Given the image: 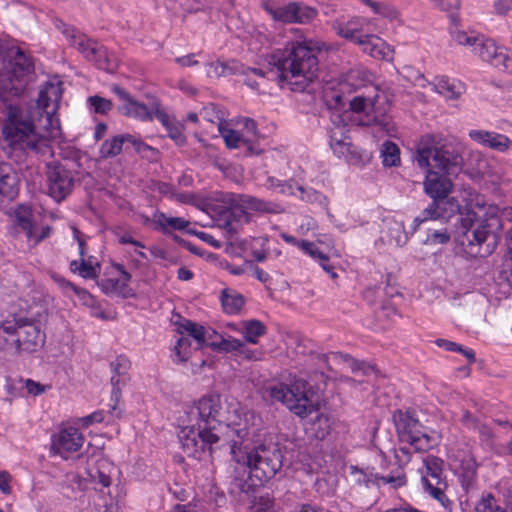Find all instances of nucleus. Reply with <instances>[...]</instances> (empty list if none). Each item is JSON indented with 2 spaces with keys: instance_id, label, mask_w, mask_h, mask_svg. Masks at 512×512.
<instances>
[{
  "instance_id": "7ed1b4c3",
  "label": "nucleus",
  "mask_w": 512,
  "mask_h": 512,
  "mask_svg": "<svg viewBox=\"0 0 512 512\" xmlns=\"http://www.w3.org/2000/svg\"><path fill=\"white\" fill-rule=\"evenodd\" d=\"M319 52L311 43L292 42L285 48L267 55L268 70L247 68L245 74L251 72L276 81L281 88L287 87L294 92H304L316 78Z\"/></svg>"
},
{
  "instance_id": "423d86ee",
  "label": "nucleus",
  "mask_w": 512,
  "mask_h": 512,
  "mask_svg": "<svg viewBox=\"0 0 512 512\" xmlns=\"http://www.w3.org/2000/svg\"><path fill=\"white\" fill-rule=\"evenodd\" d=\"M503 223L498 207L483 206L478 211L468 210L460 217L457 241L461 246L470 248V253L491 254L499 243Z\"/></svg>"
},
{
  "instance_id": "aec40b11",
  "label": "nucleus",
  "mask_w": 512,
  "mask_h": 512,
  "mask_svg": "<svg viewBox=\"0 0 512 512\" xmlns=\"http://www.w3.org/2000/svg\"><path fill=\"white\" fill-rule=\"evenodd\" d=\"M336 34L350 42L357 43L363 33L364 19L352 17L346 20L343 16L328 21Z\"/></svg>"
},
{
  "instance_id": "412c9836",
  "label": "nucleus",
  "mask_w": 512,
  "mask_h": 512,
  "mask_svg": "<svg viewBox=\"0 0 512 512\" xmlns=\"http://www.w3.org/2000/svg\"><path fill=\"white\" fill-rule=\"evenodd\" d=\"M362 51L375 59L389 60L392 57L390 47L378 36L363 34L356 43Z\"/></svg>"
},
{
  "instance_id": "ea45409f",
  "label": "nucleus",
  "mask_w": 512,
  "mask_h": 512,
  "mask_svg": "<svg viewBox=\"0 0 512 512\" xmlns=\"http://www.w3.org/2000/svg\"><path fill=\"white\" fill-rule=\"evenodd\" d=\"M299 246L306 254H308L309 256H311L312 258H314L318 261L319 260H322V261L328 260V256L323 251H321L319 249L317 244H315L313 242L302 240Z\"/></svg>"
},
{
  "instance_id": "c85d7f7f",
  "label": "nucleus",
  "mask_w": 512,
  "mask_h": 512,
  "mask_svg": "<svg viewBox=\"0 0 512 512\" xmlns=\"http://www.w3.org/2000/svg\"><path fill=\"white\" fill-rule=\"evenodd\" d=\"M70 270L85 279H94L99 274L100 265L99 263L94 265L90 260L81 258L80 261L73 260L70 262Z\"/></svg>"
},
{
  "instance_id": "4d7b16f0",
  "label": "nucleus",
  "mask_w": 512,
  "mask_h": 512,
  "mask_svg": "<svg viewBox=\"0 0 512 512\" xmlns=\"http://www.w3.org/2000/svg\"><path fill=\"white\" fill-rule=\"evenodd\" d=\"M494 7L498 14L504 15L512 9V0H495Z\"/></svg>"
},
{
  "instance_id": "ddd939ff",
  "label": "nucleus",
  "mask_w": 512,
  "mask_h": 512,
  "mask_svg": "<svg viewBox=\"0 0 512 512\" xmlns=\"http://www.w3.org/2000/svg\"><path fill=\"white\" fill-rule=\"evenodd\" d=\"M47 192L56 202H61L71 194L74 187V175L65 164L54 161L46 164Z\"/></svg>"
},
{
  "instance_id": "a211bd4d",
  "label": "nucleus",
  "mask_w": 512,
  "mask_h": 512,
  "mask_svg": "<svg viewBox=\"0 0 512 512\" xmlns=\"http://www.w3.org/2000/svg\"><path fill=\"white\" fill-rule=\"evenodd\" d=\"M273 19L283 23H308L316 16V10L299 2L271 10Z\"/></svg>"
},
{
  "instance_id": "13d9d810",
  "label": "nucleus",
  "mask_w": 512,
  "mask_h": 512,
  "mask_svg": "<svg viewBox=\"0 0 512 512\" xmlns=\"http://www.w3.org/2000/svg\"><path fill=\"white\" fill-rule=\"evenodd\" d=\"M436 344H437V346L442 347L447 351H455V352L462 351L461 345H459L455 342L449 341V340L437 339Z\"/></svg>"
},
{
  "instance_id": "4468645a",
  "label": "nucleus",
  "mask_w": 512,
  "mask_h": 512,
  "mask_svg": "<svg viewBox=\"0 0 512 512\" xmlns=\"http://www.w3.org/2000/svg\"><path fill=\"white\" fill-rule=\"evenodd\" d=\"M423 469L421 470V484L425 492L444 505L448 501L444 489L446 482L443 477V460L428 455L423 459Z\"/></svg>"
},
{
  "instance_id": "864d4df0",
  "label": "nucleus",
  "mask_w": 512,
  "mask_h": 512,
  "mask_svg": "<svg viewBox=\"0 0 512 512\" xmlns=\"http://www.w3.org/2000/svg\"><path fill=\"white\" fill-rule=\"evenodd\" d=\"M455 41L460 45L471 46L474 50L476 47V43H478L479 41V38L469 36L465 32H457L455 34Z\"/></svg>"
},
{
  "instance_id": "5701e85b",
  "label": "nucleus",
  "mask_w": 512,
  "mask_h": 512,
  "mask_svg": "<svg viewBox=\"0 0 512 512\" xmlns=\"http://www.w3.org/2000/svg\"><path fill=\"white\" fill-rule=\"evenodd\" d=\"M434 90L447 99H457L464 92V86L460 82L450 80L448 77L436 78L433 82Z\"/></svg>"
},
{
  "instance_id": "393cba45",
  "label": "nucleus",
  "mask_w": 512,
  "mask_h": 512,
  "mask_svg": "<svg viewBox=\"0 0 512 512\" xmlns=\"http://www.w3.org/2000/svg\"><path fill=\"white\" fill-rule=\"evenodd\" d=\"M221 304L225 313L238 314L245 304V299L234 290L224 289L221 294Z\"/></svg>"
},
{
  "instance_id": "de8ad7c7",
  "label": "nucleus",
  "mask_w": 512,
  "mask_h": 512,
  "mask_svg": "<svg viewBox=\"0 0 512 512\" xmlns=\"http://www.w3.org/2000/svg\"><path fill=\"white\" fill-rule=\"evenodd\" d=\"M17 224L19 229H21L25 233L28 240H32L34 238L35 227L29 218L18 217Z\"/></svg>"
},
{
  "instance_id": "2f4dec72",
  "label": "nucleus",
  "mask_w": 512,
  "mask_h": 512,
  "mask_svg": "<svg viewBox=\"0 0 512 512\" xmlns=\"http://www.w3.org/2000/svg\"><path fill=\"white\" fill-rule=\"evenodd\" d=\"M111 90L122 101V103L117 107L118 112L126 117H130L131 110L135 106L136 100L130 95V93L118 85H113Z\"/></svg>"
},
{
  "instance_id": "f3484780",
  "label": "nucleus",
  "mask_w": 512,
  "mask_h": 512,
  "mask_svg": "<svg viewBox=\"0 0 512 512\" xmlns=\"http://www.w3.org/2000/svg\"><path fill=\"white\" fill-rule=\"evenodd\" d=\"M83 443L82 433L77 428L67 427L52 436L51 450L67 459L70 453L80 450Z\"/></svg>"
},
{
  "instance_id": "603ef678",
  "label": "nucleus",
  "mask_w": 512,
  "mask_h": 512,
  "mask_svg": "<svg viewBox=\"0 0 512 512\" xmlns=\"http://www.w3.org/2000/svg\"><path fill=\"white\" fill-rule=\"evenodd\" d=\"M462 476L465 481L470 483L476 476V463L473 459L467 460L463 463V473Z\"/></svg>"
},
{
  "instance_id": "9d476101",
  "label": "nucleus",
  "mask_w": 512,
  "mask_h": 512,
  "mask_svg": "<svg viewBox=\"0 0 512 512\" xmlns=\"http://www.w3.org/2000/svg\"><path fill=\"white\" fill-rule=\"evenodd\" d=\"M273 400L283 403L295 415L305 418L319 409V397L309 382L298 379L290 385L278 383L268 388Z\"/></svg>"
},
{
  "instance_id": "680f3d73",
  "label": "nucleus",
  "mask_w": 512,
  "mask_h": 512,
  "mask_svg": "<svg viewBox=\"0 0 512 512\" xmlns=\"http://www.w3.org/2000/svg\"><path fill=\"white\" fill-rule=\"evenodd\" d=\"M260 504L256 507L255 512H274V503L269 498H261Z\"/></svg>"
},
{
  "instance_id": "9b49d317",
  "label": "nucleus",
  "mask_w": 512,
  "mask_h": 512,
  "mask_svg": "<svg viewBox=\"0 0 512 512\" xmlns=\"http://www.w3.org/2000/svg\"><path fill=\"white\" fill-rule=\"evenodd\" d=\"M59 28L62 30L70 44L76 47L88 61L94 63L99 69L108 73L116 71L119 60L114 53L109 52L96 40L88 38L85 34L79 32L73 27H69L65 23H62Z\"/></svg>"
},
{
  "instance_id": "4c0bfd02",
  "label": "nucleus",
  "mask_w": 512,
  "mask_h": 512,
  "mask_svg": "<svg viewBox=\"0 0 512 512\" xmlns=\"http://www.w3.org/2000/svg\"><path fill=\"white\" fill-rule=\"evenodd\" d=\"M129 141V144H131L135 150V152L141 154L143 157L147 158H153L156 156L158 151L155 148H152L151 146L145 144L140 138L131 135L127 138Z\"/></svg>"
},
{
  "instance_id": "a19ab883",
  "label": "nucleus",
  "mask_w": 512,
  "mask_h": 512,
  "mask_svg": "<svg viewBox=\"0 0 512 512\" xmlns=\"http://www.w3.org/2000/svg\"><path fill=\"white\" fill-rule=\"evenodd\" d=\"M167 135L176 143L178 146H183L186 143V136L183 134V126L174 121L170 126L166 128Z\"/></svg>"
},
{
  "instance_id": "052dcab7",
  "label": "nucleus",
  "mask_w": 512,
  "mask_h": 512,
  "mask_svg": "<svg viewBox=\"0 0 512 512\" xmlns=\"http://www.w3.org/2000/svg\"><path fill=\"white\" fill-rule=\"evenodd\" d=\"M175 187L169 183H166V182H159L157 183V191L164 195V196H168V197H173V195L175 194Z\"/></svg>"
},
{
  "instance_id": "c03bdc74",
  "label": "nucleus",
  "mask_w": 512,
  "mask_h": 512,
  "mask_svg": "<svg viewBox=\"0 0 512 512\" xmlns=\"http://www.w3.org/2000/svg\"><path fill=\"white\" fill-rule=\"evenodd\" d=\"M330 146L333 152L339 157L346 156L350 153L351 150V143L346 142L343 139H335L334 137L331 138Z\"/></svg>"
},
{
  "instance_id": "0eeeda50",
  "label": "nucleus",
  "mask_w": 512,
  "mask_h": 512,
  "mask_svg": "<svg viewBox=\"0 0 512 512\" xmlns=\"http://www.w3.org/2000/svg\"><path fill=\"white\" fill-rule=\"evenodd\" d=\"M46 341L41 323L22 316L10 315L0 322V349L13 354L34 353Z\"/></svg>"
},
{
  "instance_id": "f257e3e1",
  "label": "nucleus",
  "mask_w": 512,
  "mask_h": 512,
  "mask_svg": "<svg viewBox=\"0 0 512 512\" xmlns=\"http://www.w3.org/2000/svg\"><path fill=\"white\" fill-rule=\"evenodd\" d=\"M190 425L183 427L178 439L189 457L201 458L208 450L212 452L225 434L230 440L232 459L240 465L243 474L231 483L232 492L249 493L250 480L259 485L275 477L283 466V447L273 441L251 445L250 431L243 419V409L235 400H221L219 395L203 396L187 410Z\"/></svg>"
},
{
  "instance_id": "dca6fc26",
  "label": "nucleus",
  "mask_w": 512,
  "mask_h": 512,
  "mask_svg": "<svg viewBox=\"0 0 512 512\" xmlns=\"http://www.w3.org/2000/svg\"><path fill=\"white\" fill-rule=\"evenodd\" d=\"M474 52L483 61L490 63L495 68L512 74V55L507 48L497 46L491 39H479L478 43H476Z\"/></svg>"
},
{
  "instance_id": "20e7f679",
  "label": "nucleus",
  "mask_w": 512,
  "mask_h": 512,
  "mask_svg": "<svg viewBox=\"0 0 512 512\" xmlns=\"http://www.w3.org/2000/svg\"><path fill=\"white\" fill-rule=\"evenodd\" d=\"M393 418L400 442L408 446H401L395 450L394 457L399 464L395 471L377 476V479L398 488L406 484V475L401 466L410 462L411 451L426 452L433 449L439 444V436L419 421L415 411L397 410Z\"/></svg>"
},
{
  "instance_id": "7c9ffc66",
  "label": "nucleus",
  "mask_w": 512,
  "mask_h": 512,
  "mask_svg": "<svg viewBox=\"0 0 512 512\" xmlns=\"http://www.w3.org/2000/svg\"><path fill=\"white\" fill-rule=\"evenodd\" d=\"M179 331L181 334L186 332L188 336L194 338L198 344V348H201L206 344V334L208 331L204 326L198 325L190 320H186L180 325Z\"/></svg>"
},
{
  "instance_id": "e2e57ef3",
  "label": "nucleus",
  "mask_w": 512,
  "mask_h": 512,
  "mask_svg": "<svg viewBox=\"0 0 512 512\" xmlns=\"http://www.w3.org/2000/svg\"><path fill=\"white\" fill-rule=\"evenodd\" d=\"M193 57H194V54H189L186 56L177 57L175 59V61L182 67L194 66V65L198 64V61L194 60Z\"/></svg>"
},
{
  "instance_id": "c9c22d12",
  "label": "nucleus",
  "mask_w": 512,
  "mask_h": 512,
  "mask_svg": "<svg viewBox=\"0 0 512 512\" xmlns=\"http://www.w3.org/2000/svg\"><path fill=\"white\" fill-rule=\"evenodd\" d=\"M451 235L447 228L441 229H428L425 244L427 245H441L450 241Z\"/></svg>"
},
{
  "instance_id": "774afa93",
  "label": "nucleus",
  "mask_w": 512,
  "mask_h": 512,
  "mask_svg": "<svg viewBox=\"0 0 512 512\" xmlns=\"http://www.w3.org/2000/svg\"><path fill=\"white\" fill-rule=\"evenodd\" d=\"M242 123H243L244 128L248 132H250L254 136L257 135V124H256V122L253 119H251V118H244Z\"/></svg>"
},
{
  "instance_id": "e433bc0d",
  "label": "nucleus",
  "mask_w": 512,
  "mask_h": 512,
  "mask_svg": "<svg viewBox=\"0 0 512 512\" xmlns=\"http://www.w3.org/2000/svg\"><path fill=\"white\" fill-rule=\"evenodd\" d=\"M87 101L90 108L98 114H107L113 107L111 100L98 95L90 96Z\"/></svg>"
},
{
  "instance_id": "79ce46f5",
  "label": "nucleus",
  "mask_w": 512,
  "mask_h": 512,
  "mask_svg": "<svg viewBox=\"0 0 512 512\" xmlns=\"http://www.w3.org/2000/svg\"><path fill=\"white\" fill-rule=\"evenodd\" d=\"M130 117L140 121H151V108L149 109L144 103H140L136 100L135 106L131 110Z\"/></svg>"
},
{
  "instance_id": "39448f33",
  "label": "nucleus",
  "mask_w": 512,
  "mask_h": 512,
  "mask_svg": "<svg viewBox=\"0 0 512 512\" xmlns=\"http://www.w3.org/2000/svg\"><path fill=\"white\" fill-rule=\"evenodd\" d=\"M246 209L272 214L283 212L280 204L232 192L217 193L207 204V213L224 230L229 241L236 240L240 227L248 221Z\"/></svg>"
},
{
  "instance_id": "37998d69",
  "label": "nucleus",
  "mask_w": 512,
  "mask_h": 512,
  "mask_svg": "<svg viewBox=\"0 0 512 512\" xmlns=\"http://www.w3.org/2000/svg\"><path fill=\"white\" fill-rule=\"evenodd\" d=\"M152 119L156 118L165 128L170 126L174 120L169 117V115L161 109V105L159 103H154L151 107Z\"/></svg>"
},
{
  "instance_id": "1a4fd4ad",
  "label": "nucleus",
  "mask_w": 512,
  "mask_h": 512,
  "mask_svg": "<svg viewBox=\"0 0 512 512\" xmlns=\"http://www.w3.org/2000/svg\"><path fill=\"white\" fill-rule=\"evenodd\" d=\"M427 170L423 182L424 192L432 201L423 209L421 214L415 218L416 225L428 220L449 219L457 213H461V206L458 200L450 197L453 190L454 177L445 175L435 170Z\"/></svg>"
},
{
  "instance_id": "f8f14e48",
  "label": "nucleus",
  "mask_w": 512,
  "mask_h": 512,
  "mask_svg": "<svg viewBox=\"0 0 512 512\" xmlns=\"http://www.w3.org/2000/svg\"><path fill=\"white\" fill-rule=\"evenodd\" d=\"M350 109L356 113H366L368 119L365 125L378 126L379 130L388 134L394 130L391 118L387 115L389 103L384 95L376 94L370 98L356 96L350 101Z\"/></svg>"
},
{
  "instance_id": "c756f323",
  "label": "nucleus",
  "mask_w": 512,
  "mask_h": 512,
  "mask_svg": "<svg viewBox=\"0 0 512 512\" xmlns=\"http://www.w3.org/2000/svg\"><path fill=\"white\" fill-rule=\"evenodd\" d=\"M243 335L247 342L256 344L258 338L266 334V326L259 320L252 319L243 321Z\"/></svg>"
},
{
  "instance_id": "f03ea898",
  "label": "nucleus",
  "mask_w": 512,
  "mask_h": 512,
  "mask_svg": "<svg viewBox=\"0 0 512 512\" xmlns=\"http://www.w3.org/2000/svg\"><path fill=\"white\" fill-rule=\"evenodd\" d=\"M34 63L19 47L4 48L0 44V112L6 113L2 127L6 142L5 153L18 164L28 158L52 155V142L59 127L46 109L49 94H56V87L48 83L36 99V107L26 110L7 103V96L22 95L34 80Z\"/></svg>"
},
{
  "instance_id": "5fc2aeb1",
  "label": "nucleus",
  "mask_w": 512,
  "mask_h": 512,
  "mask_svg": "<svg viewBox=\"0 0 512 512\" xmlns=\"http://www.w3.org/2000/svg\"><path fill=\"white\" fill-rule=\"evenodd\" d=\"M104 420V414L102 411H96V412H93L92 414L90 415H87L85 417H82L80 419V423L84 426V427H88L94 423H101L102 421Z\"/></svg>"
},
{
  "instance_id": "338daca9",
  "label": "nucleus",
  "mask_w": 512,
  "mask_h": 512,
  "mask_svg": "<svg viewBox=\"0 0 512 512\" xmlns=\"http://www.w3.org/2000/svg\"><path fill=\"white\" fill-rule=\"evenodd\" d=\"M172 198L180 203L188 204L194 200V195L190 193H179L175 190V194Z\"/></svg>"
},
{
  "instance_id": "473e14b6",
  "label": "nucleus",
  "mask_w": 512,
  "mask_h": 512,
  "mask_svg": "<svg viewBox=\"0 0 512 512\" xmlns=\"http://www.w3.org/2000/svg\"><path fill=\"white\" fill-rule=\"evenodd\" d=\"M381 157L386 167L400 164V150L394 142L386 141L382 144Z\"/></svg>"
},
{
  "instance_id": "a18cd8bd",
  "label": "nucleus",
  "mask_w": 512,
  "mask_h": 512,
  "mask_svg": "<svg viewBox=\"0 0 512 512\" xmlns=\"http://www.w3.org/2000/svg\"><path fill=\"white\" fill-rule=\"evenodd\" d=\"M350 367L354 373L361 372L365 376L376 373V369L373 365L367 364L365 362H359L352 358L350 359Z\"/></svg>"
},
{
  "instance_id": "09e8293b",
  "label": "nucleus",
  "mask_w": 512,
  "mask_h": 512,
  "mask_svg": "<svg viewBox=\"0 0 512 512\" xmlns=\"http://www.w3.org/2000/svg\"><path fill=\"white\" fill-rule=\"evenodd\" d=\"M279 188H281V192L284 194H295V189H296L301 192V194H302L301 198L306 199V197L304 196L303 187L298 185L293 180L282 182ZM307 200H310L309 195H307Z\"/></svg>"
},
{
  "instance_id": "cd10ccee",
  "label": "nucleus",
  "mask_w": 512,
  "mask_h": 512,
  "mask_svg": "<svg viewBox=\"0 0 512 512\" xmlns=\"http://www.w3.org/2000/svg\"><path fill=\"white\" fill-rule=\"evenodd\" d=\"M99 286L106 294H115L123 298L133 296L132 289L119 279H103L99 282Z\"/></svg>"
},
{
  "instance_id": "6ab92c4d",
  "label": "nucleus",
  "mask_w": 512,
  "mask_h": 512,
  "mask_svg": "<svg viewBox=\"0 0 512 512\" xmlns=\"http://www.w3.org/2000/svg\"><path fill=\"white\" fill-rule=\"evenodd\" d=\"M468 135L475 143L500 153H505L512 147V140L508 136L494 131L473 129Z\"/></svg>"
},
{
  "instance_id": "a878e982",
  "label": "nucleus",
  "mask_w": 512,
  "mask_h": 512,
  "mask_svg": "<svg viewBox=\"0 0 512 512\" xmlns=\"http://www.w3.org/2000/svg\"><path fill=\"white\" fill-rule=\"evenodd\" d=\"M154 222L163 233H170L171 230H183L189 225V221L181 217H168L164 213H157Z\"/></svg>"
},
{
  "instance_id": "f704fd0d",
  "label": "nucleus",
  "mask_w": 512,
  "mask_h": 512,
  "mask_svg": "<svg viewBox=\"0 0 512 512\" xmlns=\"http://www.w3.org/2000/svg\"><path fill=\"white\" fill-rule=\"evenodd\" d=\"M225 144L228 148H239L241 145L247 147L250 153H256L252 145L235 130H227L223 133Z\"/></svg>"
},
{
  "instance_id": "4be33fe9",
  "label": "nucleus",
  "mask_w": 512,
  "mask_h": 512,
  "mask_svg": "<svg viewBox=\"0 0 512 512\" xmlns=\"http://www.w3.org/2000/svg\"><path fill=\"white\" fill-rule=\"evenodd\" d=\"M19 178L10 164L0 161V203L12 200L18 193Z\"/></svg>"
},
{
  "instance_id": "b1692460",
  "label": "nucleus",
  "mask_w": 512,
  "mask_h": 512,
  "mask_svg": "<svg viewBox=\"0 0 512 512\" xmlns=\"http://www.w3.org/2000/svg\"><path fill=\"white\" fill-rule=\"evenodd\" d=\"M130 134L116 135L110 139L105 140L100 147V154L103 158H113L119 155L125 144H129L127 138Z\"/></svg>"
},
{
  "instance_id": "72a5a7b5",
  "label": "nucleus",
  "mask_w": 512,
  "mask_h": 512,
  "mask_svg": "<svg viewBox=\"0 0 512 512\" xmlns=\"http://www.w3.org/2000/svg\"><path fill=\"white\" fill-rule=\"evenodd\" d=\"M504 216L512 222V207L506 208L503 212ZM506 245H507V255H506V269L505 273L507 274V280L512 285V227L507 231L506 234Z\"/></svg>"
},
{
  "instance_id": "8fccbe9b",
  "label": "nucleus",
  "mask_w": 512,
  "mask_h": 512,
  "mask_svg": "<svg viewBox=\"0 0 512 512\" xmlns=\"http://www.w3.org/2000/svg\"><path fill=\"white\" fill-rule=\"evenodd\" d=\"M474 430L479 433L481 441L485 442L489 446L492 444L494 433L488 425L479 422Z\"/></svg>"
},
{
  "instance_id": "58836bf2",
  "label": "nucleus",
  "mask_w": 512,
  "mask_h": 512,
  "mask_svg": "<svg viewBox=\"0 0 512 512\" xmlns=\"http://www.w3.org/2000/svg\"><path fill=\"white\" fill-rule=\"evenodd\" d=\"M191 342L188 337H180L174 347V353L179 362H185L190 357Z\"/></svg>"
},
{
  "instance_id": "69168bd1",
  "label": "nucleus",
  "mask_w": 512,
  "mask_h": 512,
  "mask_svg": "<svg viewBox=\"0 0 512 512\" xmlns=\"http://www.w3.org/2000/svg\"><path fill=\"white\" fill-rule=\"evenodd\" d=\"M174 239L179 241V243L185 247L188 251H190L191 253L195 254V255H202V251L199 247L195 246L194 244L188 242V241H185L183 239H179V237L177 235H174Z\"/></svg>"
},
{
  "instance_id": "3c124183",
  "label": "nucleus",
  "mask_w": 512,
  "mask_h": 512,
  "mask_svg": "<svg viewBox=\"0 0 512 512\" xmlns=\"http://www.w3.org/2000/svg\"><path fill=\"white\" fill-rule=\"evenodd\" d=\"M25 388L27 389V393L33 396H38L46 391L49 386L42 385L39 382H36L32 379L25 380Z\"/></svg>"
},
{
  "instance_id": "bf43d9fd",
  "label": "nucleus",
  "mask_w": 512,
  "mask_h": 512,
  "mask_svg": "<svg viewBox=\"0 0 512 512\" xmlns=\"http://www.w3.org/2000/svg\"><path fill=\"white\" fill-rule=\"evenodd\" d=\"M9 481L10 475L5 471H0V491L3 494H10L11 492Z\"/></svg>"
},
{
  "instance_id": "0e129e2a",
  "label": "nucleus",
  "mask_w": 512,
  "mask_h": 512,
  "mask_svg": "<svg viewBox=\"0 0 512 512\" xmlns=\"http://www.w3.org/2000/svg\"><path fill=\"white\" fill-rule=\"evenodd\" d=\"M196 235L203 240L204 242L212 245L215 248H220L221 243L219 240H216L212 235L205 233V232H198Z\"/></svg>"
},
{
  "instance_id": "6e6d98bb",
  "label": "nucleus",
  "mask_w": 512,
  "mask_h": 512,
  "mask_svg": "<svg viewBox=\"0 0 512 512\" xmlns=\"http://www.w3.org/2000/svg\"><path fill=\"white\" fill-rule=\"evenodd\" d=\"M461 423L469 428V429H473L476 428V426L478 425L479 421L478 419H476L469 411L465 410L463 411V414H462V417L460 419Z\"/></svg>"
},
{
  "instance_id": "6e6552de",
  "label": "nucleus",
  "mask_w": 512,
  "mask_h": 512,
  "mask_svg": "<svg viewBox=\"0 0 512 512\" xmlns=\"http://www.w3.org/2000/svg\"><path fill=\"white\" fill-rule=\"evenodd\" d=\"M414 160L421 168L456 178L463 168L460 147L451 140L426 136L417 146Z\"/></svg>"
},
{
  "instance_id": "2eb2a0df",
  "label": "nucleus",
  "mask_w": 512,
  "mask_h": 512,
  "mask_svg": "<svg viewBox=\"0 0 512 512\" xmlns=\"http://www.w3.org/2000/svg\"><path fill=\"white\" fill-rule=\"evenodd\" d=\"M494 489L495 494L481 496L475 505V512H512V484L500 481Z\"/></svg>"
},
{
  "instance_id": "49530a36",
  "label": "nucleus",
  "mask_w": 512,
  "mask_h": 512,
  "mask_svg": "<svg viewBox=\"0 0 512 512\" xmlns=\"http://www.w3.org/2000/svg\"><path fill=\"white\" fill-rule=\"evenodd\" d=\"M130 365L129 360L124 356H119L115 361L111 362L110 366L112 371L117 375H123L126 373Z\"/></svg>"
},
{
  "instance_id": "bb28decb",
  "label": "nucleus",
  "mask_w": 512,
  "mask_h": 512,
  "mask_svg": "<svg viewBox=\"0 0 512 512\" xmlns=\"http://www.w3.org/2000/svg\"><path fill=\"white\" fill-rule=\"evenodd\" d=\"M207 346L210 347L214 351L219 352H234L238 351L242 354L246 353V350L244 349L245 344L244 342L232 338L231 336L224 337L222 335L219 336V341H212L208 342Z\"/></svg>"
}]
</instances>
